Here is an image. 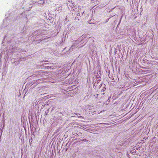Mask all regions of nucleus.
<instances>
[{
    "label": "nucleus",
    "instance_id": "obj_1",
    "mask_svg": "<svg viewBox=\"0 0 158 158\" xmlns=\"http://www.w3.org/2000/svg\"><path fill=\"white\" fill-rule=\"evenodd\" d=\"M48 73L47 72H44L42 71H38L36 72L37 75L40 76H44L47 75Z\"/></svg>",
    "mask_w": 158,
    "mask_h": 158
},
{
    "label": "nucleus",
    "instance_id": "obj_2",
    "mask_svg": "<svg viewBox=\"0 0 158 158\" xmlns=\"http://www.w3.org/2000/svg\"><path fill=\"white\" fill-rule=\"evenodd\" d=\"M41 32L40 31H36L34 32V35H36V36L40 35H41Z\"/></svg>",
    "mask_w": 158,
    "mask_h": 158
},
{
    "label": "nucleus",
    "instance_id": "obj_3",
    "mask_svg": "<svg viewBox=\"0 0 158 158\" xmlns=\"http://www.w3.org/2000/svg\"><path fill=\"white\" fill-rule=\"evenodd\" d=\"M87 36L86 35H83L81 37V38L78 39V41L81 40V42L82 40H83Z\"/></svg>",
    "mask_w": 158,
    "mask_h": 158
},
{
    "label": "nucleus",
    "instance_id": "obj_4",
    "mask_svg": "<svg viewBox=\"0 0 158 158\" xmlns=\"http://www.w3.org/2000/svg\"><path fill=\"white\" fill-rule=\"evenodd\" d=\"M135 64H134L133 63V64H130V67L131 68V69L132 70H133L134 68L135 69Z\"/></svg>",
    "mask_w": 158,
    "mask_h": 158
},
{
    "label": "nucleus",
    "instance_id": "obj_5",
    "mask_svg": "<svg viewBox=\"0 0 158 158\" xmlns=\"http://www.w3.org/2000/svg\"><path fill=\"white\" fill-rule=\"evenodd\" d=\"M45 68L46 69H49L50 68H51V69H53L54 68V67H53V66H45Z\"/></svg>",
    "mask_w": 158,
    "mask_h": 158
},
{
    "label": "nucleus",
    "instance_id": "obj_6",
    "mask_svg": "<svg viewBox=\"0 0 158 158\" xmlns=\"http://www.w3.org/2000/svg\"><path fill=\"white\" fill-rule=\"evenodd\" d=\"M76 115H77V117H78V118H84V117H82V116H80V114H76Z\"/></svg>",
    "mask_w": 158,
    "mask_h": 158
},
{
    "label": "nucleus",
    "instance_id": "obj_7",
    "mask_svg": "<svg viewBox=\"0 0 158 158\" xmlns=\"http://www.w3.org/2000/svg\"><path fill=\"white\" fill-rule=\"evenodd\" d=\"M38 81V82L41 83V81H43V79H39L37 80Z\"/></svg>",
    "mask_w": 158,
    "mask_h": 158
},
{
    "label": "nucleus",
    "instance_id": "obj_8",
    "mask_svg": "<svg viewBox=\"0 0 158 158\" xmlns=\"http://www.w3.org/2000/svg\"><path fill=\"white\" fill-rule=\"evenodd\" d=\"M43 64H44V65L49 64L48 63H43Z\"/></svg>",
    "mask_w": 158,
    "mask_h": 158
},
{
    "label": "nucleus",
    "instance_id": "obj_9",
    "mask_svg": "<svg viewBox=\"0 0 158 158\" xmlns=\"http://www.w3.org/2000/svg\"><path fill=\"white\" fill-rule=\"evenodd\" d=\"M73 46H73H73L71 47V48H72V49H73Z\"/></svg>",
    "mask_w": 158,
    "mask_h": 158
},
{
    "label": "nucleus",
    "instance_id": "obj_10",
    "mask_svg": "<svg viewBox=\"0 0 158 158\" xmlns=\"http://www.w3.org/2000/svg\"><path fill=\"white\" fill-rule=\"evenodd\" d=\"M80 14L79 13H78V14H77V15H78V16H80Z\"/></svg>",
    "mask_w": 158,
    "mask_h": 158
},
{
    "label": "nucleus",
    "instance_id": "obj_11",
    "mask_svg": "<svg viewBox=\"0 0 158 158\" xmlns=\"http://www.w3.org/2000/svg\"><path fill=\"white\" fill-rule=\"evenodd\" d=\"M84 11H83V13H82V14H83L84 13Z\"/></svg>",
    "mask_w": 158,
    "mask_h": 158
}]
</instances>
